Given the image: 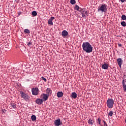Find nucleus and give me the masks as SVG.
Wrapping results in <instances>:
<instances>
[{"label":"nucleus","instance_id":"nucleus-4","mask_svg":"<svg viewBox=\"0 0 126 126\" xmlns=\"http://www.w3.org/2000/svg\"><path fill=\"white\" fill-rule=\"evenodd\" d=\"M81 13L83 18H86V16H88V12L87 11V9L85 8L82 9L81 10Z\"/></svg>","mask_w":126,"mask_h":126},{"label":"nucleus","instance_id":"nucleus-30","mask_svg":"<svg viewBox=\"0 0 126 126\" xmlns=\"http://www.w3.org/2000/svg\"><path fill=\"white\" fill-rule=\"evenodd\" d=\"M41 79H42V80H44V81L45 82H47V79L44 78V77H41Z\"/></svg>","mask_w":126,"mask_h":126},{"label":"nucleus","instance_id":"nucleus-10","mask_svg":"<svg viewBox=\"0 0 126 126\" xmlns=\"http://www.w3.org/2000/svg\"><path fill=\"white\" fill-rule=\"evenodd\" d=\"M41 96L44 101H47L48 100V98H49V95L46 94H41Z\"/></svg>","mask_w":126,"mask_h":126},{"label":"nucleus","instance_id":"nucleus-17","mask_svg":"<svg viewBox=\"0 0 126 126\" xmlns=\"http://www.w3.org/2000/svg\"><path fill=\"white\" fill-rule=\"evenodd\" d=\"M64 37H69V35H68V32L65 30L63 31V37L64 38Z\"/></svg>","mask_w":126,"mask_h":126},{"label":"nucleus","instance_id":"nucleus-6","mask_svg":"<svg viewBox=\"0 0 126 126\" xmlns=\"http://www.w3.org/2000/svg\"><path fill=\"white\" fill-rule=\"evenodd\" d=\"M32 95H35V96H37V95L39 94V89H38V88H32Z\"/></svg>","mask_w":126,"mask_h":126},{"label":"nucleus","instance_id":"nucleus-28","mask_svg":"<svg viewBox=\"0 0 126 126\" xmlns=\"http://www.w3.org/2000/svg\"><path fill=\"white\" fill-rule=\"evenodd\" d=\"M75 9L76 10H79V6L77 5H75Z\"/></svg>","mask_w":126,"mask_h":126},{"label":"nucleus","instance_id":"nucleus-2","mask_svg":"<svg viewBox=\"0 0 126 126\" xmlns=\"http://www.w3.org/2000/svg\"><path fill=\"white\" fill-rule=\"evenodd\" d=\"M107 10H108V8H107L106 4H100V5L98 7L97 11L98 12H102V13L104 12L106 13V12H107Z\"/></svg>","mask_w":126,"mask_h":126},{"label":"nucleus","instance_id":"nucleus-34","mask_svg":"<svg viewBox=\"0 0 126 126\" xmlns=\"http://www.w3.org/2000/svg\"><path fill=\"white\" fill-rule=\"evenodd\" d=\"M62 35L63 36V32H62Z\"/></svg>","mask_w":126,"mask_h":126},{"label":"nucleus","instance_id":"nucleus-24","mask_svg":"<svg viewBox=\"0 0 126 126\" xmlns=\"http://www.w3.org/2000/svg\"><path fill=\"white\" fill-rule=\"evenodd\" d=\"M24 32L27 33V34H30V31L27 29L24 30Z\"/></svg>","mask_w":126,"mask_h":126},{"label":"nucleus","instance_id":"nucleus-26","mask_svg":"<svg viewBox=\"0 0 126 126\" xmlns=\"http://www.w3.org/2000/svg\"><path fill=\"white\" fill-rule=\"evenodd\" d=\"M113 114H114V112H113V111H110V112L108 113V116L112 117Z\"/></svg>","mask_w":126,"mask_h":126},{"label":"nucleus","instance_id":"nucleus-3","mask_svg":"<svg viewBox=\"0 0 126 126\" xmlns=\"http://www.w3.org/2000/svg\"><path fill=\"white\" fill-rule=\"evenodd\" d=\"M107 107L109 109H112L114 107V99L112 98H108L106 101Z\"/></svg>","mask_w":126,"mask_h":126},{"label":"nucleus","instance_id":"nucleus-15","mask_svg":"<svg viewBox=\"0 0 126 126\" xmlns=\"http://www.w3.org/2000/svg\"><path fill=\"white\" fill-rule=\"evenodd\" d=\"M71 97L73 98V99H76L77 98V94L75 92H73L71 94Z\"/></svg>","mask_w":126,"mask_h":126},{"label":"nucleus","instance_id":"nucleus-9","mask_svg":"<svg viewBox=\"0 0 126 126\" xmlns=\"http://www.w3.org/2000/svg\"><path fill=\"white\" fill-rule=\"evenodd\" d=\"M9 108L11 110H12V109H16V104L13 102H11L10 104Z\"/></svg>","mask_w":126,"mask_h":126},{"label":"nucleus","instance_id":"nucleus-31","mask_svg":"<svg viewBox=\"0 0 126 126\" xmlns=\"http://www.w3.org/2000/svg\"><path fill=\"white\" fill-rule=\"evenodd\" d=\"M103 123H104V126H108V125H107V123H106V122H105V121H103Z\"/></svg>","mask_w":126,"mask_h":126},{"label":"nucleus","instance_id":"nucleus-12","mask_svg":"<svg viewBox=\"0 0 126 126\" xmlns=\"http://www.w3.org/2000/svg\"><path fill=\"white\" fill-rule=\"evenodd\" d=\"M55 19V17H51L49 20H48V24L49 25H53V20Z\"/></svg>","mask_w":126,"mask_h":126},{"label":"nucleus","instance_id":"nucleus-27","mask_svg":"<svg viewBox=\"0 0 126 126\" xmlns=\"http://www.w3.org/2000/svg\"><path fill=\"white\" fill-rule=\"evenodd\" d=\"M70 3L71 4H75V0H71Z\"/></svg>","mask_w":126,"mask_h":126},{"label":"nucleus","instance_id":"nucleus-29","mask_svg":"<svg viewBox=\"0 0 126 126\" xmlns=\"http://www.w3.org/2000/svg\"><path fill=\"white\" fill-rule=\"evenodd\" d=\"M97 121L98 122L99 125H101V119L100 118L97 119Z\"/></svg>","mask_w":126,"mask_h":126},{"label":"nucleus","instance_id":"nucleus-22","mask_svg":"<svg viewBox=\"0 0 126 126\" xmlns=\"http://www.w3.org/2000/svg\"><path fill=\"white\" fill-rule=\"evenodd\" d=\"M28 46L29 47V48H31L32 47V42L30 41L28 43H27Z\"/></svg>","mask_w":126,"mask_h":126},{"label":"nucleus","instance_id":"nucleus-32","mask_svg":"<svg viewBox=\"0 0 126 126\" xmlns=\"http://www.w3.org/2000/svg\"><path fill=\"white\" fill-rule=\"evenodd\" d=\"M118 45L119 46V47H122V44L121 43H118Z\"/></svg>","mask_w":126,"mask_h":126},{"label":"nucleus","instance_id":"nucleus-1","mask_svg":"<svg viewBox=\"0 0 126 126\" xmlns=\"http://www.w3.org/2000/svg\"><path fill=\"white\" fill-rule=\"evenodd\" d=\"M82 47L84 52H85L87 54H90V53L93 52V47H92V45L89 42H83Z\"/></svg>","mask_w":126,"mask_h":126},{"label":"nucleus","instance_id":"nucleus-20","mask_svg":"<svg viewBox=\"0 0 126 126\" xmlns=\"http://www.w3.org/2000/svg\"><path fill=\"white\" fill-rule=\"evenodd\" d=\"M88 124L90 125H92V126L94 124V121L91 120V119H89L88 122Z\"/></svg>","mask_w":126,"mask_h":126},{"label":"nucleus","instance_id":"nucleus-16","mask_svg":"<svg viewBox=\"0 0 126 126\" xmlns=\"http://www.w3.org/2000/svg\"><path fill=\"white\" fill-rule=\"evenodd\" d=\"M63 92H58L57 93V97H58V98H61V97H63Z\"/></svg>","mask_w":126,"mask_h":126},{"label":"nucleus","instance_id":"nucleus-14","mask_svg":"<svg viewBox=\"0 0 126 126\" xmlns=\"http://www.w3.org/2000/svg\"><path fill=\"white\" fill-rule=\"evenodd\" d=\"M53 91H52V90H51V89L50 88H47L46 89V93L47 94V95H48V96H50V95H51V93H52Z\"/></svg>","mask_w":126,"mask_h":126},{"label":"nucleus","instance_id":"nucleus-35","mask_svg":"<svg viewBox=\"0 0 126 126\" xmlns=\"http://www.w3.org/2000/svg\"><path fill=\"white\" fill-rule=\"evenodd\" d=\"M123 77H124V79H126V75H124Z\"/></svg>","mask_w":126,"mask_h":126},{"label":"nucleus","instance_id":"nucleus-33","mask_svg":"<svg viewBox=\"0 0 126 126\" xmlns=\"http://www.w3.org/2000/svg\"><path fill=\"white\" fill-rule=\"evenodd\" d=\"M122 2H125V1H126V0H120Z\"/></svg>","mask_w":126,"mask_h":126},{"label":"nucleus","instance_id":"nucleus-21","mask_svg":"<svg viewBox=\"0 0 126 126\" xmlns=\"http://www.w3.org/2000/svg\"><path fill=\"white\" fill-rule=\"evenodd\" d=\"M32 14L33 17L37 16V12H36V11H33L32 12Z\"/></svg>","mask_w":126,"mask_h":126},{"label":"nucleus","instance_id":"nucleus-8","mask_svg":"<svg viewBox=\"0 0 126 126\" xmlns=\"http://www.w3.org/2000/svg\"><path fill=\"white\" fill-rule=\"evenodd\" d=\"M43 99L40 98H37L35 100V103L37 104V105H42L43 104Z\"/></svg>","mask_w":126,"mask_h":126},{"label":"nucleus","instance_id":"nucleus-7","mask_svg":"<svg viewBox=\"0 0 126 126\" xmlns=\"http://www.w3.org/2000/svg\"><path fill=\"white\" fill-rule=\"evenodd\" d=\"M117 63L119 66L122 67V64H123V59L122 58H118L117 59Z\"/></svg>","mask_w":126,"mask_h":126},{"label":"nucleus","instance_id":"nucleus-25","mask_svg":"<svg viewBox=\"0 0 126 126\" xmlns=\"http://www.w3.org/2000/svg\"><path fill=\"white\" fill-rule=\"evenodd\" d=\"M122 20H126V16L125 15H123L121 17Z\"/></svg>","mask_w":126,"mask_h":126},{"label":"nucleus","instance_id":"nucleus-13","mask_svg":"<svg viewBox=\"0 0 126 126\" xmlns=\"http://www.w3.org/2000/svg\"><path fill=\"white\" fill-rule=\"evenodd\" d=\"M55 125L56 126H59L61 125V119H58L55 121Z\"/></svg>","mask_w":126,"mask_h":126},{"label":"nucleus","instance_id":"nucleus-23","mask_svg":"<svg viewBox=\"0 0 126 126\" xmlns=\"http://www.w3.org/2000/svg\"><path fill=\"white\" fill-rule=\"evenodd\" d=\"M121 24L122 26H123V27H126V23L125 21H123L121 23Z\"/></svg>","mask_w":126,"mask_h":126},{"label":"nucleus","instance_id":"nucleus-11","mask_svg":"<svg viewBox=\"0 0 126 126\" xmlns=\"http://www.w3.org/2000/svg\"><path fill=\"white\" fill-rule=\"evenodd\" d=\"M101 68H103V69H108L109 68V64L107 63H105L101 66Z\"/></svg>","mask_w":126,"mask_h":126},{"label":"nucleus","instance_id":"nucleus-19","mask_svg":"<svg viewBox=\"0 0 126 126\" xmlns=\"http://www.w3.org/2000/svg\"><path fill=\"white\" fill-rule=\"evenodd\" d=\"M31 119H32V122H34L35 121H36V116L33 115L31 116Z\"/></svg>","mask_w":126,"mask_h":126},{"label":"nucleus","instance_id":"nucleus-18","mask_svg":"<svg viewBox=\"0 0 126 126\" xmlns=\"http://www.w3.org/2000/svg\"><path fill=\"white\" fill-rule=\"evenodd\" d=\"M122 84L123 86L124 91H125V92H126V83H125V80H123Z\"/></svg>","mask_w":126,"mask_h":126},{"label":"nucleus","instance_id":"nucleus-5","mask_svg":"<svg viewBox=\"0 0 126 126\" xmlns=\"http://www.w3.org/2000/svg\"><path fill=\"white\" fill-rule=\"evenodd\" d=\"M20 94H21V98H23L24 100H29L30 98V96H28V95L26 94L23 92H20Z\"/></svg>","mask_w":126,"mask_h":126}]
</instances>
